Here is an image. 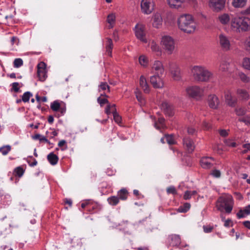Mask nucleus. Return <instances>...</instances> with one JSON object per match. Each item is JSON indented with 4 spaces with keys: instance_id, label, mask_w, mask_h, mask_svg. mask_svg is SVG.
I'll list each match as a JSON object with an SVG mask.
<instances>
[{
    "instance_id": "obj_52",
    "label": "nucleus",
    "mask_w": 250,
    "mask_h": 250,
    "mask_svg": "<svg viewBox=\"0 0 250 250\" xmlns=\"http://www.w3.org/2000/svg\"><path fill=\"white\" fill-rule=\"evenodd\" d=\"M167 192L168 194L175 195L177 194V190L174 186H170L167 188Z\"/></svg>"
},
{
    "instance_id": "obj_39",
    "label": "nucleus",
    "mask_w": 250,
    "mask_h": 250,
    "mask_svg": "<svg viewBox=\"0 0 250 250\" xmlns=\"http://www.w3.org/2000/svg\"><path fill=\"white\" fill-rule=\"evenodd\" d=\"M32 96V94L29 91L24 92L22 96V102L24 103L28 102L30 97Z\"/></svg>"
},
{
    "instance_id": "obj_23",
    "label": "nucleus",
    "mask_w": 250,
    "mask_h": 250,
    "mask_svg": "<svg viewBox=\"0 0 250 250\" xmlns=\"http://www.w3.org/2000/svg\"><path fill=\"white\" fill-rule=\"evenodd\" d=\"M140 85L146 93H149L150 89L146 78L141 76L140 78Z\"/></svg>"
},
{
    "instance_id": "obj_27",
    "label": "nucleus",
    "mask_w": 250,
    "mask_h": 250,
    "mask_svg": "<svg viewBox=\"0 0 250 250\" xmlns=\"http://www.w3.org/2000/svg\"><path fill=\"white\" fill-rule=\"evenodd\" d=\"M113 46V44L112 40L110 38H107V43L106 44V51L107 55L110 57L112 56V50Z\"/></svg>"
},
{
    "instance_id": "obj_62",
    "label": "nucleus",
    "mask_w": 250,
    "mask_h": 250,
    "mask_svg": "<svg viewBox=\"0 0 250 250\" xmlns=\"http://www.w3.org/2000/svg\"><path fill=\"white\" fill-rule=\"evenodd\" d=\"M220 135L222 137H226L228 135L227 131L225 129H221L219 131Z\"/></svg>"
},
{
    "instance_id": "obj_12",
    "label": "nucleus",
    "mask_w": 250,
    "mask_h": 250,
    "mask_svg": "<svg viewBox=\"0 0 250 250\" xmlns=\"http://www.w3.org/2000/svg\"><path fill=\"white\" fill-rule=\"evenodd\" d=\"M226 0H210L209 6L215 12L222 10L225 6Z\"/></svg>"
},
{
    "instance_id": "obj_46",
    "label": "nucleus",
    "mask_w": 250,
    "mask_h": 250,
    "mask_svg": "<svg viewBox=\"0 0 250 250\" xmlns=\"http://www.w3.org/2000/svg\"><path fill=\"white\" fill-rule=\"evenodd\" d=\"M243 65L245 68L250 70V58H244L243 59Z\"/></svg>"
},
{
    "instance_id": "obj_57",
    "label": "nucleus",
    "mask_w": 250,
    "mask_h": 250,
    "mask_svg": "<svg viewBox=\"0 0 250 250\" xmlns=\"http://www.w3.org/2000/svg\"><path fill=\"white\" fill-rule=\"evenodd\" d=\"M225 144L228 146L234 147L236 146V144L234 142L232 141L231 140L228 139L224 141Z\"/></svg>"
},
{
    "instance_id": "obj_34",
    "label": "nucleus",
    "mask_w": 250,
    "mask_h": 250,
    "mask_svg": "<svg viewBox=\"0 0 250 250\" xmlns=\"http://www.w3.org/2000/svg\"><path fill=\"white\" fill-rule=\"evenodd\" d=\"M220 22L223 24H227L229 21V17L227 14H224L218 17Z\"/></svg>"
},
{
    "instance_id": "obj_2",
    "label": "nucleus",
    "mask_w": 250,
    "mask_h": 250,
    "mask_svg": "<svg viewBox=\"0 0 250 250\" xmlns=\"http://www.w3.org/2000/svg\"><path fill=\"white\" fill-rule=\"evenodd\" d=\"M191 71L193 79L197 82H208L213 77V74L203 65H195Z\"/></svg>"
},
{
    "instance_id": "obj_50",
    "label": "nucleus",
    "mask_w": 250,
    "mask_h": 250,
    "mask_svg": "<svg viewBox=\"0 0 250 250\" xmlns=\"http://www.w3.org/2000/svg\"><path fill=\"white\" fill-rule=\"evenodd\" d=\"M135 93L138 101L141 103H143L144 102V99L142 96V94L137 89H136Z\"/></svg>"
},
{
    "instance_id": "obj_13",
    "label": "nucleus",
    "mask_w": 250,
    "mask_h": 250,
    "mask_svg": "<svg viewBox=\"0 0 250 250\" xmlns=\"http://www.w3.org/2000/svg\"><path fill=\"white\" fill-rule=\"evenodd\" d=\"M214 159L211 157H204L200 160L201 166L205 169L211 168L214 164Z\"/></svg>"
},
{
    "instance_id": "obj_25",
    "label": "nucleus",
    "mask_w": 250,
    "mask_h": 250,
    "mask_svg": "<svg viewBox=\"0 0 250 250\" xmlns=\"http://www.w3.org/2000/svg\"><path fill=\"white\" fill-rule=\"evenodd\" d=\"M117 196L119 200H125L128 196V192L126 188H123L118 191Z\"/></svg>"
},
{
    "instance_id": "obj_29",
    "label": "nucleus",
    "mask_w": 250,
    "mask_h": 250,
    "mask_svg": "<svg viewBox=\"0 0 250 250\" xmlns=\"http://www.w3.org/2000/svg\"><path fill=\"white\" fill-rule=\"evenodd\" d=\"M247 0H233L232 5L235 8H242L246 5Z\"/></svg>"
},
{
    "instance_id": "obj_42",
    "label": "nucleus",
    "mask_w": 250,
    "mask_h": 250,
    "mask_svg": "<svg viewBox=\"0 0 250 250\" xmlns=\"http://www.w3.org/2000/svg\"><path fill=\"white\" fill-rule=\"evenodd\" d=\"M235 112L237 116H241L244 115L246 113V110L244 108L237 107L235 109Z\"/></svg>"
},
{
    "instance_id": "obj_54",
    "label": "nucleus",
    "mask_w": 250,
    "mask_h": 250,
    "mask_svg": "<svg viewBox=\"0 0 250 250\" xmlns=\"http://www.w3.org/2000/svg\"><path fill=\"white\" fill-rule=\"evenodd\" d=\"M238 121L241 122H244L246 125H250V116H246L239 118Z\"/></svg>"
},
{
    "instance_id": "obj_15",
    "label": "nucleus",
    "mask_w": 250,
    "mask_h": 250,
    "mask_svg": "<svg viewBox=\"0 0 250 250\" xmlns=\"http://www.w3.org/2000/svg\"><path fill=\"white\" fill-rule=\"evenodd\" d=\"M161 108L166 115L171 117L174 115L173 107L172 105L167 102H163L161 105Z\"/></svg>"
},
{
    "instance_id": "obj_28",
    "label": "nucleus",
    "mask_w": 250,
    "mask_h": 250,
    "mask_svg": "<svg viewBox=\"0 0 250 250\" xmlns=\"http://www.w3.org/2000/svg\"><path fill=\"white\" fill-rule=\"evenodd\" d=\"M71 243L73 247H82L83 246V242L82 239L78 237H74L71 239Z\"/></svg>"
},
{
    "instance_id": "obj_38",
    "label": "nucleus",
    "mask_w": 250,
    "mask_h": 250,
    "mask_svg": "<svg viewBox=\"0 0 250 250\" xmlns=\"http://www.w3.org/2000/svg\"><path fill=\"white\" fill-rule=\"evenodd\" d=\"M151 49L153 52H157V55H159L161 54L159 46L155 42H152L150 44Z\"/></svg>"
},
{
    "instance_id": "obj_49",
    "label": "nucleus",
    "mask_w": 250,
    "mask_h": 250,
    "mask_svg": "<svg viewBox=\"0 0 250 250\" xmlns=\"http://www.w3.org/2000/svg\"><path fill=\"white\" fill-rule=\"evenodd\" d=\"M112 114L115 122L118 124L121 123L122 122V118L119 114L117 112H114Z\"/></svg>"
},
{
    "instance_id": "obj_6",
    "label": "nucleus",
    "mask_w": 250,
    "mask_h": 250,
    "mask_svg": "<svg viewBox=\"0 0 250 250\" xmlns=\"http://www.w3.org/2000/svg\"><path fill=\"white\" fill-rule=\"evenodd\" d=\"M145 26L142 24H137L135 27V34L136 38L144 43L147 42L146 38Z\"/></svg>"
},
{
    "instance_id": "obj_9",
    "label": "nucleus",
    "mask_w": 250,
    "mask_h": 250,
    "mask_svg": "<svg viewBox=\"0 0 250 250\" xmlns=\"http://www.w3.org/2000/svg\"><path fill=\"white\" fill-rule=\"evenodd\" d=\"M46 65L43 62H41L38 63L37 65V74L39 80L41 82H44L47 77Z\"/></svg>"
},
{
    "instance_id": "obj_56",
    "label": "nucleus",
    "mask_w": 250,
    "mask_h": 250,
    "mask_svg": "<svg viewBox=\"0 0 250 250\" xmlns=\"http://www.w3.org/2000/svg\"><path fill=\"white\" fill-rule=\"evenodd\" d=\"M210 175L215 178H219L221 176V172L219 170L214 169L211 171Z\"/></svg>"
},
{
    "instance_id": "obj_35",
    "label": "nucleus",
    "mask_w": 250,
    "mask_h": 250,
    "mask_svg": "<svg viewBox=\"0 0 250 250\" xmlns=\"http://www.w3.org/2000/svg\"><path fill=\"white\" fill-rule=\"evenodd\" d=\"M190 205L189 203H185L183 206H181L179 207L177 209V211L179 212H183L185 213L187 212L190 208Z\"/></svg>"
},
{
    "instance_id": "obj_11",
    "label": "nucleus",
    "mask_w": 250,
    "mask_h": 250,
    "mask_svg": "<svg viewBox=\"0 0 250 250\" xmlns=\"http://www.w3.org/2000/svg\"><path fill=\"white\" fill-rule=\"evenodd\" d=\"M183 146L187 151L191 153L194 150L195 146L194 141L189 137H185L183 139Z\"/></svg>"
},
{
    "instance_id": "obj_19",
    "label": "nucleus",
    "mask_w": 250,
    "mask_h": 250,
    "mask_svg": "<svg viewBox=\"0 0 250 250\" xmlns=\"http://www.w3.org/2000/svg\"><path fill=\"white\" fill-rule=\"evenodd\" d=\"M152 70L154 71L155 74L163 75L164 68L162 62L159 61H155L152 66Z\"/></svg>"
},
{
    "instance_id": "obj_36",
    "label": "nucleus",
    "mask_w": 250,
    "mask_h": 250,
    "mask_svg": "<svg viewBox=\"0 0 250 250\" xmlns=\"http://www.w3.org/2000/svg\"><path fill=\"white\" fill-rule=\"evenodd\" d=\"M61 104L59 101L56 100L51 103L50 108L53 111H59Z\"/></svg>"
},
{
    "instance_id": "obj_5",
    "label": "nucleus",
    "mask_w": 250,
    "mask_h": 250,
    "mask_svg": "<svg viewBox=\"0 0 250 250\" xmlns=\"http://www.w3.org/2000/svg\"><path fill=\"white\" fill-rule=\"evenodd\" d=\"M161 42L164 49L167 53L169 54H172L175 48L173 39L170 36H164L162 39Z\"/></svg>"
},
{
    "instance_id": "obj_1",
    "label": "nucleus",
    "mask_w": 250,
    "mask_h": 250,
    "mask_svg": "<svg viewBox=\"0 0 250 250\" xmlns=\"http://www.w3.org/2000/svg\"><path fill=\"white\" fill-rule=\"evenodd\" d=\"M179 28L188 34L194 32L196 28V24L191 15L189 14H182L180 16L177 20Z\"/></svg>"
},
{
    "instance_id": "obj_22",
    "label": "nucleus",
    "mask_w": 250,
    "mask_h": 250,
    "mask_svg": "<svg viewBox=\"0 0 250 250\" xmlns=\"http://www.w3.org/2000/svg\"><path fill=\"white\" fill-rule=\"evenodd\" d=\"M236 94L242 100H248L250 98V95L247 91L243 89H238L236 91Z\"/></svg>"
},
{
    "instance_id": "obj_43",
    "label": "nucleus",
    "mask_w": 250,
    "mask_h": 250,
    "mask_svg": "<svg viewBox=\"0 0 250 250\" xmlns=\"http://www.w3.org/2000/svg\"><path fill=\"white\" fill-rule=\"evenodd\" d=\"M19 83L18 82H14L11 84L12 88L11 91H14L16 93H18L21 91L20 90Z\"/></svg>"
},
{
    "instance_id": "obj_24",
    "label": "nucleus",
    "mask_w": 250,
    "mask_h": 250,
    "mask_svg": "<svg viewBox=\"0 0 250 250\" xmlns=\"http://www.w3.org/2000/svg\"><path fill=\"white\" fill-rule=\"evenodd\" d=\"M47 159L50 164L52 165H55L59 161V157L53 152L50 153L47 156Z\"/></svg>"
},
{
    "instance_id": "obj_40",
    "label": "nucleus",
    "mask_w": 250,
    "mask_h": 250,
    "mask_svg": "<svg viewBox=\"0 0 250 250\" xmlns=\"http://www.w3.org/2000/svg\"><path fill=\"white\" fill-rule=\"evenodd\" d=\"M229 63L225 61L221 62L219 70L222 72H225L228 70Z\"/></svg>"
},
{
    "instance_id": "obj_33",
    "label": "nucleus",
    "mask_w": 250,
    "mask_h": 250,
    "mask_svg": "<svg viewBox=\"0 0 250 250\" xmlns=\"http://www.w3.org/2000/svg\"><path fill=\"white\" fill-rule=\"evenodd\" d=\"M24 170L21 167H16L13 171V174L15 176L21 177L24 174Z\"/></svg>"
},
{
    "instance_id": "obj_60",
    "label": "nucleus",
    "mask_w": 250,
    "mask_h": 250,
    "mask_svg": "<svg viewBox=\"0 0 250 250\" xmlns=\"http://www.w3.org/2000/svg\"><path fill=\"white\" fill-rule=\"evenodd\" d=\"M245 211L244 210L240 209L236 214L238 219H241L245 217Z\"/></svg>"
},
{
    "instance_id": "obj_14",
    "label": "nucleus",
    "mask_w": 250,
    "mask_h": 250,
    "mask_svg": "<svg viewBox=\"0 0 250 250\" xmlns=\"http://www.w3.org/2000/svg\"><path fill=\"white\" fill-rule=\"evenodd\" d=\"M162 75L155 74L151 76L150 79V83L155 88H162L164 83L161 78Z\"/></svg>"
},
{
    "instance_id": "obj_3",
    "label": "nucleus",
    "mask_w": 250,
    "mask_h": 250,
    "mask_svg": "<svg viewBox=\"0 0 250 250\" xmlns=\"http://www.w3.org/2000/svg\"><path fill=\"white\" fill-rule=\"evenodd\" d=\"M233 200L231 195H227L220 197L216 202V208L218 210L222 211L225 210L227 213H230L233 207Z\"/></svg>"
},
{
    "instance_id": "obj_44",
    "label": "nucleus",
    "mask_w": 250,
    "mask_h": 250,
    "mask_svg": "<svg viewBox=\"0 0 250 250\" xmlns=\"http://www.w3.org/2000/svg\"><path fill=\"white\" fill-rule=\"evenodd\" d=\"M139 61L140 64L144 66H146L148 63L147 59L146 57V56L144 55L140 56L139 58Z\"/></svg>"
},
{
    "instance_id": "obj_37",
    "label": "nucleus",
    "mask_w": 250,
    "mask_h": 250,
    "mask_svg": "<svg viewBox=\"0 0 250 250\" xmlns=\"http://www.w3.org/2000/svg\"><path fill=\"white\" fill-rule=\"evenodd\" d=\"M11 150V146L10 145H5L0 147V152L3 155H7Z\"/></svg>"
},
{
    "instance_id": "obj_26",
    "label": "nucleus",
    "mask_w": 250,
    "mask_h": 250,
    "mask_svg": "<svg viewBox=\"0 0 250 250\" xmlns=\"http://www.w3.org/2000/svg\"><path fill=\"white\" fill-rule=\"evenodd\" d=\"M185 0H167L168 3L170 7L178 8L181 6Z\"/></svg>"
},
{
    "instance_id": "obj_64",
    "label": "nucleus",
    "mask_w": 250,
    "mask_h": 250,
    "mask_svg": "<svg viewBox=\"0 0 250 250\" xmlns=\"http://www.w3.org/2000/svg\"><path fill=\"white\" fill-rule=\"evenodd\" d=\"M241 13L244 15H250V6L248 7L246 10H243Z\"/></svg>"
},
{
    "instance_id": "obj_58",
    "label": "nucleus",
    "mask_w": 250,
    "mask_h": 250,
    "mask_svg": "<svg viewBox=\"0 0 250 250\" xmlns=\"http://www.w3.org/2000/svg\"><path fill=\"white\" fill-rule=\"evenodd\" d=\"M245 46L246 51L250 53V37L246 41Z\"/></svg>"
},
{
    "instance_id": "obj_10",
    "label": "nucleus",
    "mask_w": 250,
    "mask_h": 250,
    "mask_svg": "<svg viewBox=\"0 0 250 250\" xmlns=\"http://www.w3.org/2000/svg\"><path fill=\"white\" fill-rule=\"evenodd\" d=\"M141 7L143 13L146 14L151 13L154 9L153 0H142Z\"/></svg>"
},
{
    "instance_id": "obj_8",
    "label": "nucleus",
    "mask_w": 250,
    "mask_h": 250,
    "mask_svg": "<svg viewBox=\"0 0 250 250\" xmlns=\"http://www.w3.org/2000/svg\"><path fill=\"white\" fill-rule=\"evenodd\" d=\"M219 44L221 49L225 51L230 50L231 47L230 42L228 37L223 34L218 36Z\"/></svg>"
},
{
    "instance_id": "obj_7",
    "label": "nucleus",
    "mask_w": 250,
    "mask_h": 250,
    "mask_svg": "<svg viewBox=\"0 0 250 250\" xmlns=\"http://www.w3.org/2000/svg\"><path fill=\"white\" fill-rule=\"evenodd\" d=\"M188 95L192 98L198 99L203 95V90L198 86H191L186 89Z\"/></svg>"
},
{
    "instance_id": "obj_59",
    "label": "nucleus",
    "mask_w": 250,
    "mask_h": 250,
    "mask_svg": "<svg viewBox=\"0 0 250 250\" xmlns=\"http://www.w3.org/2000/svg\"><path fill=\"white\" fill-rule=\"evenodd\" d=\"M65 146L64 148H62V150H64L65 149H66L67 148V146L66 145V142L64 140H62L59 142L58 143V146L59 147H62L63 146Z\"/></svg>"
},
{
    "instance_id": "obj_30",
    "label": "nucleus",
    "mask_w": 250,
    "mask_h": 250,
    "mask_svg": "<svg viewBox=\"0 0 250 250\" xmlns=\"http://www.w3.org/2000/svg\"><path fill=\"white\" fill-rule=\"evenodd\" d=\"M119 198L118 196H112L107 198V202L111 206H116L119 203Z\"/></svg>"
},
{
    "instance_id": "obj_4",
    "label": "nucleus",
    "mask_w": 250,
    "mask_h": 250,
    "mask_svg": "<svg viewBox=\"0 0 250 250\" xmlns=\"http://www.w3.org/2000/svg\"><path fill=\"white\" fill-rule=\"evenodd\" d=\"M231 27L240 31H247L250 29V19L247 17H236L231 21Z\"/></svg>"
},
{
    "instance_id": "obj_21",
    "label": "nucleus",
    "mask_w": 250,
    "mask_h": 250,
    "mask_svg": "<svg viewBox=\"0 0 250 250\" xmlns=\"http://www.w3.org/2000/svg\"><path fill=\"white\" fill-rule=\"evenodd\" d=\"M170 71L172 78L175 81H179L181 79V73L180 68L175 64L170 68Z\"/></svg>"
},
{
    "instance_id": "obj_18",
    "label": "nucleus",
    "mask_w": 250,
    "mask_h": 250,
    "mask_svg": "<svg viewBox=\"0 0 250 250\" xmlns=\"http://www.w3.org/2000/svg\"><path fill=\"white\" fill-rule=\"evenodd\" d=\"M225 98L226 103L231 107L235 106L237 100L235 97L232 96L229 91H227L225 94Z\"/></svg>"
},
{
    "instance_id": "obj_32",
    "label": "nucleus",
    "mask_w": 250,
    "mask_h": 250,
    "mask_svg": "<svg viewBox=\"0 0 250 250\" xmlns=\"http://www.w3.org/2000/svg\"><path fill=\"white\" fill-rule=\"evenodd\" d=\"M116 16L115 14L111 13L108 15L107 17V21L110 24L109 28H112L113 27V24L115 23Z\"/></svg>"
},
{
    "instance_id": "obj_47",
    "label": "nucleus",
    "mask_w": 250,
    "mask_h": 250,
    "mask_svg": "<svg viewBox=\"0 0 250 250\" xmlns=\"http://www.w3.org/2000/svg\"><path fill=\"white\" fill-rule=\"evenodd\" d=\"M99 87L102 90H105L107 89L108 92H110V86L105 82H101Z\"/></svg>"
},
{
    "instance_id": "obj_53",
    "label": "nucleus",
    "mask_w": 250,
    "mask_h": 250,
    "mask_svg": "<svg viewBox=\"0 0 250 250\" xmlns=\"http://www.w3.org/2000/svg\"><path fill=\"white\" fill-rule=\"evenodd\" d=\"M203 229L205 233H210L213 230L214 227L210 225H204Z\"/></svg>"
},
{
    "instance_id": "obj_16",
    "label": "nucleus",
    "mask_w": 250,
    "mask_h": 250,
    "mask_svg": "<svg viewBox=\"0 0 250 250\" xmlns=\"http://www.w3.org/2000/svg\"><path fill=\"white\" fill-rule=\"evenodd\" d=\"M167 240L169 244L172 247L178 246L181 243V238L179 235L171 234L168 236Z\"/></svg>"
},
{
    "instance_id": "obj_55",
    "label": "nucleus",
    "mask_w": 250,
    "mask_h": 250,
    "mask_svg": "<svg viewBox=\"0 0 250 250\" xmlns=\"http://www.w3.org/2000/svg\"><path fill=\"white\" fill-rule=\"evenodd\" d=\"M98 103L102 106L105 104H109V102L106 98H101L100 97L97 99Z\"/></svg>"
},
{
    "instance_id": "obj_51",
    "label": "nucleus",
    "mask_w": 250,
    "mask_h": 250,
    "mask_svg": "<svg viewBox=\"0 0 250 250\" xmlns=\"http://www.w3.org/2000/svg\"><path fill=\"white\" fill-rule=\"evenodd\" d=\"M23 64V61L21 59H16L14 61V66L18 68Z\"/></svg>"
},
{
    "instance_id": "obj_17",
    "label": "nucleus",
    "mask_w": 250,
    "mask_h": 250,
    "mask_svg": "<svg viewBox=\"0 0 250 250\" xmlns=\"http://www.w3.org/2000/svg\"><path fill=\"white\" fill-rule=\"evenodd\" d=\"M208 103L209 107L213 109H216L218 108L219 101L218 97L214 94L210 95L208 97Z\"/></svg>"
},
{
    "instance_id": "obj_61",
    "label": "nucleus",
    "mask_w": 250,
    "mask_h": 250,
    "mask_svg": "<svg viewBox=\"0 0 250 250\" xmlns=\"http://www.w3.org/2000/svg\"><path fill=\"white\" fill-rule=\"evenodd\" d=\"M191 197V191L187 190L185 192L184 195V199L185 200H188Z\"/></svg>"
},
{
    "instance_id": "obj_41",
    "label": "nucleus",
    "mask_w": 250,
    "mask_h": 250,
    "mask_svg": "<svg viewBox=\"0 0 250 250\" xmlns=\"http://www.w3.org/2000/svg\"><path fill=\"white\" fill-rule=\"evenodd\" d=\"M165 137H166V141L169 145H173L175 143V141L173 138V136L172 135L166 134Z\"/></svg>"
},
{
    "instance_id": "obj_63",
    "label": "nucleus",
    "mask_w": 250,
    "mask_h": 250,
    "mask_svg": "<svg viewBox=\"0 0 250 250\" xmlns=\"http://www.w3.org/2000/svg\"><path fill=\"white\" fill-rule=\"evenodd\" d=\"M244 210L246 215H250V205H249L246 206Z\"/></svg>"
},
{
    "instance_id": "obj_31",
    "label": "nucleus",
    "mask_w": 250,
    "mask_h": 250,
    "mask_svg": "<svg viewBox=\"0 0 250 250\" xmlns=\"http://www.w3.org/2000/svg\"><path fill=\"white\" fill-rule=\"evenodd\" d=\"M165 119L163 117H160L158 118L157 122L154 124L155 127L158 129L163 128L165 125Z\"/></svg>"
},
{
    "instance_id": "obj_20",
    "label": "nucleus",
    "mask_w": 250,
    "mask_h": 250,
    "mask_svg": "<svg viewBox=\"0 0 250 250\" xmlns=\"http://www.w3.org/2000/svg\"><path fill=\"white\" fill-rule=\"evenodd\" d=\"M163 20L159 14H156L153 17L152 25L156 28H160L162 26Z\"/></svg>"
},
{
    "instance_id": "obj_48",
    "label": "nucleus",
    "mask_w": 250,
    "mask_h": 250,
    "mask_svg": "<svg viewBox=\"0 0 250 250\" xmlns=\"http://www.w3.org/2000/svg\"><path fill=\"white\" fill-rule=\"evenodd\" d=\"M29 158L33 160L32 162H31L30 160L28 159L27 160V162L30 167H33L37 165V161L35 158H34L32 156H28V159Z\"/></svg>"
},
{
    "instance_id": "obj_45",
    "label": "nucleus",
    "mask_w": 250,
    "mask_h": 250,
    "mask_svg": "<svg viewBox=\"0 0 250 250\" xmlns=\"http://www.w3.org/2000/svg\"><path fill=\"white\" fill-rule=\"evenodd\" d=\"M238 76L241 81L244 83H248L250 81V78L244 73L239 72Z\"/></svg>"
}]
</instances>
